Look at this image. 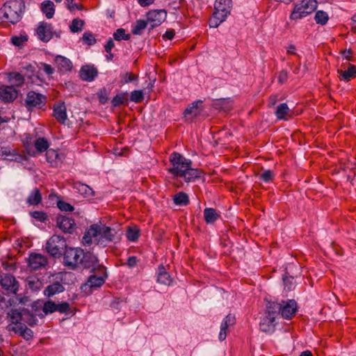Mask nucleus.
I'll list each match as a JSON object with an SVG mask.
<instances>
[{
  "label": "nucleus",
  "mask_w": 356,
  "mask_h": 356,
  "mask_svg": "<svg viewBox=\"0 0 356 356\" xmlns=\"http://www.w3.org/2000/svg\"><path fill=\"white\" fill-rule=\"evenodd\" d=\"M8 318L11 323V326H17V325L23 324L22 321V309L19 311L16 309H12L8 313Z\"/></svg>",
  "instance_id": "nucleus-29"
},
{
  "label": "nucleus",
  "mask_w": 356,
  "mask_h": 356,
  "mask_svg": "<svg viewBox=\"0 0 356 356\" xmlns=\"http://www.w3.org/2000/svg\"><path fill=\"white\" fill-rule=\"evenodd\" d=\"M115 43L112 38H109L106 42V44L104 45L105 51L107 53H110L111 51V49L114 47Z\"/></svg>",
  "instance_id": "nucleus-62"
},
{
  "label": "nucleus",
  "mask_w": 356,
  "mask_h": 356,
  "mask_svg": "<svg viewBox=\"0 0 356 356\" xmlns=\"http://www.w3.org/2000/svg\"><path fill=\"white\" fill-rule=\"evenodd\" d=\"M339 79L340 81H349L351 79L356 76V66L349 65L347 70H338Z\"/></svg>",
  "instance_id": "nucleus-27"
},
{
  "label": "nucleus",
  "mask_w": 356,
  "mask_h": 356,
  "mask_svg": "<svg viewBox=\"0 0 356 356\" xmlns=\"http://www.w3.org/2000/svg\"><path fill=\"white\" fill-rule=\"evenodd\" d=\"M175 32L173 29L167 30L163 38L168 40H172L175 36Z\"/></svg>",
  "instance_id": "nucleus-63"
},
{
  "label": "nucleus",
  "mask_w": 356,
  "mask_h": 356,
  "mask_svg": "<svg viewBox=\"0 0 356 356\" xmlns=\"http://www.w3.org/2000/svg\"><path fill=\"white\" fill-rule=\"evenodd\" d=\"M98 262L99 260L96 255L90 252H85L83 250V254H81L79 268L90 269L91 271L95 273V270H97V268H98V266H100Z\"/></svg>",
  "instance_id": "nucleus-13"
},
{
  "label": "nucleus",
  "mask_w": 356,
  "mask_h": 356,
  "mask_svg": "<svg viewBox=\"0 0 356 356\" xmlns=\"http://www.w3.org/2000/svg\"><path fill=\"white\" fill-rule=\"evenodd\" d=\"M27 287L33 292H36L41 289L42 282L38 277H30L27 280Z\"/></svg>",
  "instance_id": "nucleus-39"
},
{
  "label": "nucleus",
  "mask_w": 356,
  "mask_h": 356,
  "mask_svg": "<svg viewBox=\"0 0 356 356\" xmlns=\"http://www.w3.org/2000/svg\"><path fill=\"white\" fill-rule=\"evenodd\" d=\"M57 207L63 211H72L74 208L70 204L65 202L62 200H58L57 202Z\"/></svg>",
  "instance_id": "nucleus-55"
},
{
  "label": "nucleus",
  "mask_w": 356,
  "mask_h": 356,
  "mask_svg": "<svg viewBox=\"0 0 356 356\" xmlns=\"http://www.w3.org/2000/svg\"><path fill=\"white\" fill-rule=\"evenodd\" d=\"M42 307L44 315H48L55 312L60 314H69L71 312L70 306L67 302H61L56 304L52 300L42 301Z\"/></svg>",
  "instance_id": "nucleus-9"
},
{
  "label": "nucleus",
  "mask_w": 356,
  "mask_h": 356,
  "mask_svg": "<svg viewBox=\"0 0 356 356\" xmlns=\"http://www.w3.org/2000/svg\"><path fill=\"white\" fill-rule=\"evenodd\" d=\"M202 101L200 99L196 100L191 103L184 111V115L193 114L197 115L199 113L198 108L202 104Z\"/></svg>",
  "instance_id": "nucleus-38"
},
{
  "label": "nucleus",
  "mask_w": 356,
  "mask_h": 356,
  "mask_svg": "<svg viewBox=\"0 0 356 356\" xmlns=\"http://www.w3.org/2000/svg\"><path fill=\"white\" fill-rule=\"evenodd\" d=\"M157 282L170 286L172 283V279L169 273L166 271L165 267L163 265L159 266L157 268Z\"/></svg>",
  "instance_id": "nucleus-26"
},
{
  "label": "nucleus",
  "mask_w": 356,
  "mask_h": 356,
  "mask_svg": "<svg viewBox=\"0 0 356 356\" xmlns=\"http://www.w3.org/2000/svg\"><path fill=\"white\" fill-rule=\"evenodd\" d=\"M55 62L59 70L61 72L71 71L73 66L72 63L70 59L62 56H57L56 57Z\"/></svg>",
  "instance_id": "nucleus-28"
},
{
  "label": "nucleus",
  "mask_w": 356,
  "mask_h": 356,
  "mask_svg": "<svg viewBox=\"0 0 356 356\" xmlns=\"http://www.w3.org/2000/svg\"><path fill=\"white\" fill-rule=\"evenodd\" d=\"M47 97L40 93L35 91H29L24 101V105L28 111L34 108H41L46 104Z\"/></svg>",
  "instance_id": "nucleus-8"
},
{
  "label": "nucleus",
  "mask_w": 356,
  "mask_h": 356,
  "mask_svg": "<svg viewBox=\"0 0 356 356\" xmlns=\"http://www.w3.org/2000/svg\"><path fill=\"white\" fill-rule=\"evenodd\" d=\"M317 8L316 0H303L300 4L295 6L291 13V19H297L306 17L313 13Z\"/></svg>",
  "instance_id": "nucleus-7"
},
{
  "label": "nucleus",
  "mask_w": 356,
  "mask_h": 356,
  "mask_svg": "<svg viewBox=\"0 0 356 356\" xmlns=\"http://www.w3.org/2000/svg\"><path fill=\"white\" fill-rule=\"evenodd\" d=\"M22 321L27 323L29 325L33 327L37 325L38 320L36 316L29 309H22Z\"/></svg>",
  "instance_id": "nucleus-32"
},
{
  "label": "nucleus",
  "mask_w": 356,
  "mask_h": 356,
  "mask_svg": "<svg viewBox=\"0 0 356 356\" xmlns=\"http://www.w3.org/2000/svg\"><path fill=\"white\" fill-rule=\"evenodd\" d=\"M290 109L286 103H282L277 107L275 113L278 120H286V116H291L289 114Z\"/></svg>",
  "instance_id": "nucleus-33"
},
{
  "label": "nucleus",
  "mask_w": 356,
  "mask_h": 356,
  "mask_svg": "<svg viewBox=\"0 0 356 356\" xmlns=\"http://www.w3.org/2000/svg\"><path fill=\"white\" fill-rule=\"evenodd\" d=\"M0 285L7 294H17L19 290L18 281L9 273L0 275Z\"/></svg>",
  "instance_id": "nucleus-10"
},
{
  "label": "nucleus",
  "mask_w": 356,
  "mask_h": 356,
  "mask_svg": "<svg viewBox=\"0 0 356 356\" xmlns=\"http://www.w3.org/2000/svg\"><path fill=\"white\" fill-rule=\"evenodd\" d=\"M113 38L115 40L120 41L122 40H129L131 38L129 34L125 33V30L122 28L118 29L113 33Z\"/></svg>",
  "instance_id": "nucleus-48"
},
{
  "label": "nucleus",
  "mask_w": 356,
  "mask_h": 356,
  "mask_svg": "<svg viewBox=\"0 0 356 356\" xmlns=\"http://www.w3.org/2000/svg\"><path fill=\"white\" fill-rule=\"evenodd\" d=\"M144 99V94L143 90H136L131 92L130 100L135 103H140Z\"/></svg>",
  "instance_id": "nucleus-51"
},
{
  "label": "nucleus",
  "mask_w": 356,
  "mask_h": 356,
  "mask_svg": "<svg viewBox=\"0 0 356 356\" xmlns=\"http://www.w3.org/2000/svg\"><path fill=\"white\" fill-rule=\"evenodd\" d=\"M17 97V90L13 86H0V99L3 102H12Z\"/></svg>",
  "instance_id": "nucleus-20"
},
{
  "label": "nucleus",
  "mask_w": 356,
  "mask_h": 356,
  "mask_svg": "<svg viewBox=\"0 0 356 356\" xmlns=\"http://www.w3.org/2000/svg\"><path fill=\"white\" fill-rule=\"evenodd\" d=\"M74 0H66V5H67V9L70 12L74 11L75 9H77L79 10H82L83 9V6L76 3H74Z\"/></svg>",
  "instance_id": "nucleus-56"
},
{
  "label": "nucleus",
  "mask_w": 356,
  "mask_h": 356,
  "mask_svg": "<svg viewBox=\"0 0 356 356\" xmlns=\"http://www.w3.org/2000/svg\"><path fill=\"white\" fill-rule=\"evenodd\" d=\"M169 159L172 167L168 169V172L174 177H180L186 182L194 181L201 177L202 171L193 168L192 161L181 154L174 152L170 154Z\"/></svg>",
  "instance_id": "nucleus-1"
},
{
  "label": "nucleus",
  "mask_w": 356,
  "mask_h": 356,
  "mask_svg": "<svg viewBox=\"0 0 356 356\" xmlns=\"http://www.w3.org/2000/svg\"><path fill=\"white\" fill-rule=\"evenodd\" d=\"M220 217V213L213 208H206L204 210V220L208 224L216 222Z\"/></svg>",
  "instance_id": "nucleus-30"
},
{
  "label": "nucleus",
  "mask_w": 356,
  "mask_h": 356,
  "mask_svg": "<svg viewBox=\"0 0 356 356\" xmlns=\"http://www.w3.org/2000/svg\"><path fill=\"white\" fill-rule=\"evenodd\" d=\"M83 25L84 21L78 19H74L72 22L71 25L70 26V31L72 33H77L79 31H81L83 29Z\"/></svg>",
  "instance_id": "nucleus-47"
},
{
  "label": "nucleus",
  "mask_w": 356,
  "mask_h": 356,
  "mask_svg": "<svg viewBox=\"0 0 356 356\" xmlns=\"http://www.w3.org/2000/svg\"><path fill=\"white\" fill-rule=\"evenodd\" d=\"M281 303L277 302H268L266 305V312L265 314L273 316L275 318L280 314Z\"/></svg>",
  "instance_id": "nucleus-34"
},
{
  "label": "nucleus",
  "mask_w": 356,
  "mask_h": 356,
  "mask_svg": "<svg viewBox=\"0 0 356 356\" xmlns=\"http://www.w3.org/2000/svg\"><path fill=\"white\" fill-rule=\"evenodd\" d=\"M297 312V304L294 300L282 301L280 314L284 318H291Z\"/></svg>",
  "instance_id": "nucleus-16"
},
{
  "label": "nucleus",
  "mask_w": 356,
  "mask_h": 356,
  "mask_svg": "<svg viewBox=\"0 0 356 356\" xmlns=\"http://www.w3.org/2000/svg\"><path fill=\"white\" fill-rule=\"evenodd\" d=\"M42 202V193L38 188L31 191L26 199V203L29 205L37 206Z\"/></svg>",
  "instance_id": "nucleus-31"
},
{
  "label": "nucleus",
  "mask_w": 356,
  "mask_h": 356,
  "mask_svg": "<svg viewBox=\"0 0 356 356\" xmlns=\"http://www.w3.org/2000/svg\"><path fill=\"white\" fill-rule=\"evenodd\" d=\"M232 7V0H216L212 18L209 20L211 28H217L226 20Z\"/></svg>",
  "instance_id": "nucleus-4"
},
{
  "label": "nucleus",
  "mask_w": 356,
  "mask_h": 356,
  "mask_svg": "<svg viewBox=\"0 0 356 356\" xmlns=\"http://www.w3.org/2000/svg\"><path fill=\"white\" fill-rule=\"evenodd\" d=\"M174 203L179 206H186L189 204V197L184 192H179L173 197Z\"/></svg>",
  "instance_id": "nucleus-37"
},
{
  "label": "nucleus",
  "mask_w": 356,
  "mask_h": 356,
  "mask_svg": "<svg viewBox=\"0 0 356 356\" xmlns=\"http://www.w3.org/2000/svg\"><path fill=\"white\" fill-rule=\"evenodd\" d=\"M25 8L23 0H10L0 8V19L4 22L15 24L18 22Z\"/></svg>",
  "instance_id": "nucleus-3"
},
{
  "label": "nucleus",
  "mask_w": 356,
  "mask_h": 356,
  "mask_svg": "<svg viewBox=\"0 0 356 356\" xmlns=\"http://www.w3.org/2000/svg\"><path fill=\"white\" fill-rule=\"evenodd\" d=\"M35 149L39 152H45L49 146V144L47 139L44 138H38L34 143Z\"/></svg>",
  "instance_id": "nucleus-44"
},
{
  "label": "nucleus",
  "mask_w": 356,
  "mask_h": 356,
  "mask_svg": "<svg viewBox=\"0 0 356 356\" xmlns=\"http://www.w3.org/2000/svg\"><path fill=\"white\" fill-rule=\"evenodd\" d=\"M0 155L5 159L16 162H22L26 159V156L17 152L16 149H13L10 146H2L0 148Z\"/></svg>",
  "instance_id": "nucleus-17"
},
{
  "label": "nucleus",
  "mask_w": 356,
  "mask_h": 356,
  "mask_svg": "<svg viewBox=\"0 0 356 356\" xmlns=\"http://www.w3.org/2000/svg\"><path fill=\"white\" fill-rule=\"evenodd\" d=\"M98 74V71L94 65H86L81 67L79 72V76L81 80L91 82L95 80Z\"/></svg>",
  "instance_id": "nucleus-19"
},
{
  "label": "nucleus",
  "mask_w": 356,
  "mask_h": 356,
  "mask_svg": "<svg viewBox=\"0 0 356 356\" xmlns=\"http://www.w3.org/2000/svg\"><path fill=\"white\" fill-rule=\"evenodd\" d=\"M42 301L41 300H38V301H35L33 302L31 307V312H33V314H35L36 316H39V317H44V313H43V307H42Z\"/></svg>",
  "instance_id": "nucleus-43"
},
{
  "label": "nucleus",
  "mask_w": 356,
  "mask_h": 356,
  "mask_svg": "<svg viewBox=\"0 0 356 356\" xmlns=\"http://www.w3.org/2000/svg\"><path fill=\"white\" fill-rule=\"evenodd\" d=\"M213 105L216 108H219L225 111H229L232 106L230 101L227 99H216Z\"/></svg>",
  "instance_id": "nucleus-41"
},
{
  "label": "nucleus",
  "mask_w": 356,
  "mask_h": 356,
  "mask_svg": "<svg viewBox=\"0 0 356 356\" xmlns=\"http://www.w3.org/2000/svg\"><path fill=\"white\" fill-rule=\"evenodd\" d=\"M315 21L317 24L321 25H325L328 21V15L326 12L323 10H318L315 15Z\"/></svg>",
  "instance_id": "nucleus-46"
},
{
  "label": "nucleus",
  "mask_w": 356,
  "mask_h": 356,
  "mask_svg": "<svg viewBox=\"0 0 356 356\" xmlns=\"http://www.w3.org/2000/svg\"><path fill=\"white\" fill-rule=\"evenodd\" d=\"M275 318L268 314H265L261 319L259 323L260 330L266 333H273L275 331Z\"/></svg>",
  "instance_id": "nucleus-21"
},
{
  "label": "nucleus",
  "mask_w": 356,
  "mask_h": 356,
  "mask_svg": "<svg viewBox=\"0 0 356 356\" xmlns=\"http://www.w3.org/2000/svg\"><path fill=\"white\" fill-rule=\"evenodd\" d=\"M83 250L78 248H67L63 253V264L70 270L79 268Z\"/></svg>",
  "instance_id": "nucleus-6"
},
{
  "label": "nucleus",
  "mask_w": 356,
  "mask_h": 356,
  "mask_svg": "<svg viewBox=\"0 0 356 356\" xmlns=\"http://www.w3.org/2000/svg\"><path fill=\"white\" fill-rule=\"evenodd\" d=\"M137 262V257L135 256H131L128 257L127 264L129 268H134V266H136Z\"/></svg>",
  "instance_id": "nucleus-59"
},
{
  "label": "nucleus",
  "mask_w": 356,
  "mask_h": 356,
  "mask_svg": "<svg viewBox=\"0 0 356 356\" xmlns=\"http://www.w3.org/2000/svg\"><path fill=\"white\" fill-rule=\"evenodd\" d=\"M288 79V72L286 70H282L278 76V81L280 83H284Z\"/></svg>",
  "instance_id": "nucleus-60"
},
{
  "label": "nucleus",
  "mask_w": 356,
  "mask_h": 356,
  "mask_svg": "<svg viewBox=\"0 0 356 356\" xmlns=\"http://www.w3.org/2000/svg\"><path fill=\"white\" fill-rule=\"evenodd\" d=\"M147 20L145 21L144 19H139L137 20L135 25L132 27L131 32L134 35H141L142 31L144 30L147 26Z\"/></svg>",
  "instance_id": "nucleus-42"
},
{
  "label": "nucleus",
  "mask_w": 356,
  "mask_h": 356,
  "mask_svg": "<svg viewBox=\"0 0 356 356\" xmlns=\"http://www.w3.org/2000/svg\"><path fill=\"white\" fill-rule=\"evenodd\" d=\"M53 115L60 124H65L67 118L65 103L58 102L54 105Z\"/></svg>",
  "instance_id": "nucleus-22"
},
{
  "label": "nucleus",
  "mask_w": 356,
  "mask_h": 356,
  "mask_svg": "<svg viewBox=\"0 0 356 356\" xmlns=\"http://www.w3.org/2000/svg\"><path fill=\"white\" fill-rule=\"evenodd\" d=\"M167 13L165 10H152L147 13V20L150 24L149 29L160 26L166 19Z\"/></svg>",
  "instance_id": "nucleus-12"
},
{
  "label": "nucleus",
  "mask_w": 356,
  "mask_h": 356,
  "mask_svg": "<svg viewBox=\"0 0 356 356\" xmlns=\"http://www.w3.org/2000/svg\"><path fill=\"white\" fill-rule=\"evenodd\" d=\"M65 291V287L58 281L54 282L49 284L44 290V295L46 297L50 298L56 294L62 293Z\"/></svg>",
  "instance_id": "nucleus-25"
},
{
  "label": "nucleus",
  "mask_w": 356,
  "mask_h": 356,
  "mask_svg": "<svg viewBox=\"0 0 356 356\" xmlns=\"http://www.w3.org/2000/svg\"><path fill=\"white\" fill-rule=\"evenodd\" d=\"M117 232L115 229L102 224H93L84 233L82 243L84 245H90L93 242L99 246L105 248L109 243L113 242Z\"/></svg>",
  "instance_id": "nucleus-2"
},
{
  "label": "nucleus",
  "mask_w": 356,
  "mask_h": 356,
  "mask_svg": "<svg viewBox=\"0 0 356 356\" xmlns=\"http://www.w3.org/2000/svg\"><path fill=\"white\" fill-rule=\"evenodd\" d=\"M53 26L51 24L45 22H41L36 29L38 38L44 42H49L53 37Z\"/></svg>",
  "instance_id": "nucleus-14"
},
{
  "label": "nucleus",
  "mask_w": 356,
  "mask_h": 356,
  "mask_svg": "<svg viewBox=\"0 0 356 356\" xmlns=\"http://www.w3.org/2000/svg\"><path fill=\"white\" fill-rule=\"evenodd\" d=\"M8 329L9 331L12 330L15 332V333L19 334L26 341L31 339L33 337V331L28 328L24 323L17 325V326H11V325H9Z\"/></svg>",
  "instance_id": "nucleus-23"
},
{
  "label": "nucleus",
  "mask_w": 356,
  "mask_h": 356,
  "mask_svg": "<svg viewBox=\"0 0 356 356\" xmlns=\"http://www.w3.org/2000/svg\"><path fill=\"white\" fill-rule=\"evenodd\" d=\"M98 97H99V102H100L101 104H105V103H106V102H107V100H108V97H107V95H106V90H101V91L98 93Z\"/></svg>",
  "instance_id": "nucleus-61"
},
{
  "label": "nucleus",
  "mask_w": 356,
  "mask_h": 356,
  "mask_svg": "<svg viewBox=\"0 0 356 356\" xmlns=\"http://www.w3.org/2000/svg\"><path fill=\"white\" fill-rule=\"evenodd\" d=\"M57 227L64 233L72 234L75 229V222L72 218L60 215L56 218Z\"/></svg>",
  "instance_id": "nucleus-15"
},
{
  "label": "nucleus",
  "mask_w": 356,
  "mask_h": 356,
  "mask_svg": "<svg viewBox=\"0 0 356 356\" xmlns=\"http://www.w3.org/2000/svg\"><path fill=\"white\" fill-rule=\"evenodd\" d=\"M275 174L273 171L270 170H266L259 175V179L265 183H269L273 180Z\"/></svg>",
  "instance_id": "nucleus-50"
},
{
  "label": "nucleus",
  "mask_w": 356,
  "mask_h": 356,
  "mask_svg": "<svg viewBox=\"0 0 356 356\" xmlns=\"http://www.w3.org/2000/svg\"><path fill=\"white\" fill-rule=\"evenodd\" d=\"M41 10L47 19H51L54 15V4L51 1H44L41 6Z\"/></svg>",
  "instance_id": "nucleus-36"
},
{
  "label": "nucleus",
  "mask_w": 356,
  "mask_h": 356,
  "mask_svg": "<svg viewBox=\"0 0 356 356\" xmlns=\"http://www.w3.org/2000/svg\"><path fill=\"white\" fill-rule=\"evenodd\" d=\"M8 79L10 83L17 87L22 86L24 82V78L23 75L19 72H10L8 74Z\"/></svg>",
  "instance_id": "nucleus-35"
},
{
  "label": "nucleus",
  "mask_w": 356,
  "mask_h": 356,
  "mask_svg": "<svg viewBox=\"0 0 356 356\" xmlns=\"http://www.w3.org/2000/svg\"><path fill=\"white\" fill-rule=\"evenodd\" d=\"M236 318L235 316L231 314H229L226 316V317L223 319L221 325H220V331L219 333V340L223 341L226 339L227 337V330L231 325L235 324Z\"/></svg>",
  "instance_id": "nucleus-24"
},
{
  "label": "nucleus",
  "mask_w": 356,
  "mask_h": 356,
  "mask_svg": "<svg viewBox=\"0 0 356 356\" xmlns=\"http://www.w3.org/2000/svg\"><path fill=\"white\" fill-rule=\"evenodd\" d=\"M40 65L42 66L44 72L48 74L51 75L54 72V69L49 64L41 63Z\"/></svg>",
  "instance_id": "nucleus-58"
},
{
  "label": "nucleus",
  "mask_w": 356,
  "mask_h": 356,
  "mask_svg": "<svg viewBox=\"0 0 356 356\" xmlns=\"http://www.w3.org/2000/svg\"><path fill=\"white\" fill-rule=\"evenodd\" d=\"M27 41V38L24 35L13 36L11 38V42L16 47H22L25 42Z\"/></svg>",
  "instance_id": "nucleus-54"
},
{
  "label": "nucleus",
  "mask_w": 356,
  "mask_h": 356,
  "mask_svg": "<svg viewBox=\"0 0 356 356\" xmlns=\"http://www.w3.org/2000/svg\"><path fill=\"white\" fill-rule=\"evenodd\" d=\"M122 81L124 83H131L135 80H137V76L131 72H126L121 74Z\"/></svg>",
  "instance_id": "nucleus-57"
},
{
  "label": "nucleus",
  "mask_w": 356,
  "mask_h": 356,
  "mask_svg": "<svg viewBox=\"0 0 356 356\" xmlns=\"http://www.w3.org/2000/svg\"><path fill=\"white\" fill-rule=\"evenodd\" d=\"M139 237V229L136 227H129L127 232V238L129 241L134 242Z\"/></svg>",
  "instance_id": "nucleus-52"
},
{
  "label": "nucleus",
  "mask_w": 356,
  "mask_h": 356,
  "mask_svg": "<svg viewBox=\"0 0 356 356\" xmlns=\"http://www.w3.org/2000/svg\"><path fill=\"white\" fill-rule=\"evenodd\" d=\"M74 188L83 195H90L92 193V189L88 185L81 182L75 183Z\"/></svg>",
  "instance_id": "nucleus-45"
},
{
  "label": "nucleus",
  "mask_w": 356,
  "mask_h": 356,
  "mask_svg": "<svg viewBox=\"0 0 356 356\" xmlns=\"http://www.w3.org/2000/svg\"><path fill=\"white\" fill-rule=\"evenodd\" d=\"M154 0H138V3L142 7L148 6L154 3Z\"/></svg>",
  "instance_id": "nucleus-64"
},
{
  "label": "nucleus",
  "mask_w": 356,
  "mask_h": 356,
  "mask_svg": "<svg viewBox=\"0 0 356 356\" xmlns=\"http://www.w3.org/2000/svg\"><path fill=\"white\" fill-rule=\"evenodd\" d=\"M111 104L113 106L117 107L121 104H128V98L127 93L122 92L120 94L116 95L112 99Z\"/></svg>",
  "instance_id": "nucleus-40"
},
{
  "label": "nucleus",
  "mask_w": 356,
  "mask_h": 356,
  "mask_svg": "<svg viewBox=\"0 0 356 356\" xmlns=\"http://www.w3.org/2000/svg\"><path fill=\"white\" fill-rule=\"evenodd\" d=\"M65 239L60 235H53L47 240L45 249L47 252L54 257H61L67 249Z\"/></svg>",
  "instance_id": "nucleus-5"
},
{
  "label": "nucleus",
  "mask_w": 356,
  "mask_h": 356,
  "mask_svg": "<svg viewBox=\"0 0 356 356\" xmlns=\"http://www.w3.org/2000/svg\"><path fill=\"white\" fill-rule=\"evenodd\" d=\"M29 214L33 218L41 222H44L48 220V216L44 211H35L30 212Z\"/></svg>",
  "instance_id": "nucleus-49"
},
{
  "label": "nucleus",
  "mask_w": 356,
  "mask_h": 356,
  "mask_svg": "<svg viewBox=\"0 0 356 356\" xmlns=\"http://www.w3.org/2000/svg\"><path fill=\"white\" fill-rule=\"evenodd\" d=\"M47 259L41 254L32 253L30 254L28 264L29 266L34 270H38L47 264Z\"/></svg>",
  "instance_id": "nucleus-18"
},
{
  "label": "nucleus",
  "mask_w": 356,
  "mask_h": 356,
  "mask_svg": "<svg viewBox=\"0 0 356 356\" xmlns=\"http://www.w3.org/2000/svg\"><path fill=\"white\" fill-rule=\"evenodd\" d=\"M83 41L89 46L96 43V39L91 32H85L82 37Z\"/></svg>",
  "instance_id": "nucleus-53"
},
{
  "label": "nucleus",
  "mask_w": 356,
  "mask_h": 356,
  "mask_svg": "<svg viewBox=\"0 0 356 356\" xmlns=\"http://www.w3.org/2000/svg\"><path fill=\"white\" fill-rule=\"evenodd\" d=\"M95 272H97V275L89 276L87 284L90 288L97 289L104 284L107 278L106 268L103 266H98Z\"/></svg>",
  "instance_id": "nucleus-11"
}]
</instances>
